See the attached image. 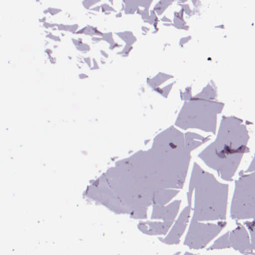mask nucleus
I'll return each instance as SVG.
<instances>
[{
    "label": "nucleus",
    "mask_w": 255,
    "mask_h": 255,
    "mask_svg": "<svg viewBox=\"0 0 255 255\" xmlns=\"http://www.w3.org/2000/svg\"><path fill=\"white\" fill-rule=\"evenodd\" d=\"M78 33H84L92 37L94 40H99L103 36V34L96 28L91 26H86L77 32Z\"/></svg>",
    "instance_id": "f257e3e1"
},
{
    "label": "nucleus",
    "mask_w": 255,
    "mask_h": 255,
    "mask_svg": "<svg viewBox=\"0 0 255 255\" xmlns=\"http://www.w3.org/2000/svg\"><path fill=\"white\" fill-rule=\"evenodd\" d=\"M183 10L184 8H182L180 11L174 13L173 23L177 28L187 29L188 26L185 24L183 18Z\"/></svg>",
    "instance_id": "f03ea898"
},
{
    "label": "nucleus",
    "mask_w": 255,
    "mask_h": 255,
    "mask_svg": "<svg viewBox=\"0 0 255 255\" xmlns=\"http://www.w3.org/2000/svg\"><path fill=\"white\" fill-rule=\"evenodd\" d=\"M72 41L78 50L83 52H86L90 50L89 46L87 44L83 43L81 39H73Z\"/></svg>",
    "instance_id": "7ed1b4c3"
},
{
    "label": "nucleus",
    "mask_w": 255,
    "mask_h": 255,
    "mask_svg": "<svg viewBox=\"0 0 255 255\" xmlns=\"http://www.w3.org/2000/svg\"><path fill=\"white\" fill-rule=\"evenodd\" d=\"M46 27L47 28H49V31H47V32L50 33L51 31H57V30H60L62 29V26L56 25V24H52V25H46Z\"/></svg>",
    "instance_id": "20e7f679"
},
{
    "label": "nucleus",
    "mask_w": 255,
    "mask_h": 255,
    "mask_svg": "<svg viewBox=\"0 0 255 255\" xmlns=\"http://www.w3.org/2000/svg\"><path fill=\"white\" fill-rule=\"evenodd\" d=\"M48 11L50 12L51 14L54 15L58 13L60 11V10L54 8H49L48 9Z\"/></svg>",
    "instance_id": "39448f33"
},
{
    "label": "nucleus",
    "mask_w": 255,
    "mask_h": 255,
    "mask_svg": "<svg viewBox=\"0 0 255 255\" xmlns=\"http://www.w3.org/2000/svg\"><path fill=\"white\" fill-rule=\"evenodd\" d=\"M248 149L246 146L240 147L238 149L239 151L244 152L245 150H248Z\"/></svg>",
    "instance_id": "423d86ee"
},
{
    "label": "nucleus",
    "mask_w": 255,
    "mask_h": 255,
    "mask_svg": "<svg viewBox=\"0 0 255 255\" xmlns=\"http://www.w3.org/2000/svg\"><path fill=\"white\" fill-rule=\"evenodd\" d=\"M131 47L129 46H128L125 49V54H127L131 49Z\"/></svg>",
    "instance_id": "0eeeda50"
},
{
    "label": "nucleus",
    "mask_w": 255,
    "mask_h": 255,
    "mask_svg": "<svg viewBox=\"0 0 255 255\" xmlns=\"http://www.w3.org/2000/svg\"><path fill=\"white\" fill-rule=\"evenodd\" d=\"M50 61H51V63H54L55 62V59H53V58H51V59H50Z\"/></svg>",
    "instance_id": "6e6552de"
},
{
    "label": "nucleus",
    "mask_w": 255,
    "mask_h": 255,
    "mask_svg": "<svg viewBox=\"0 0 255 255\" xmlns=\"http://www.w3.org/2000/svg\"><path fill=\"white\" fill-rule=\"evenodd\" d=\"M170 145L172 148H174V147H175V146H174V145H173V143H170Z\"/></svg>",
    "instance_id": "1a4fd4ad"
},
{
    "label": "nucleus",
    "mask_w": 255,
    "mask_h": 255,
    "mask_svg": "<svg viewBox=\"0 0 255 255\" xmlns=\"http://www.w3.org/2000/svg\"><path fill=\"white\" fill-rule=\"evenodd\" d=\"M211 60V58L209 57V58H208V60Z\"/></svg>",
    "instance_id": "9d476101"
},
{
    "label": "nucleus",
    "mask_w": 255,
    "mask_h": 255,
    "mask_svg": "<svg viewBox=\"0 0 255 255\" xmlns=\"http://www.w3.org/2000/svg\"><path fill=\"white\" fill-rule=\"evenodd\" d=\"M155 10L157 11V8H155Z\"/></svg>",
    "instance_id": "9b49d317"
}]
</instances>
